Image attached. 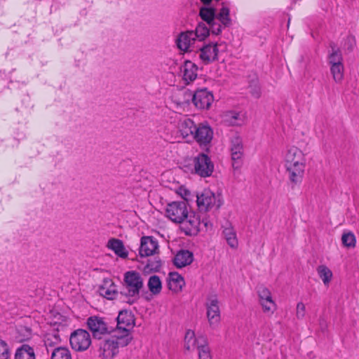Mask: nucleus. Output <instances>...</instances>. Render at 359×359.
I'll use <instances>...</instances> for the list:
<instances>
[{"mask_svg": "<svg viewBox=\"0 0 359 359\" xmlns=\"http://www.w3.org/2000/svg\"><path fill=\"white\" fill-rule=\"evenodd\" d=\"M193 259L192 252L182 250L175 255L173 262L177 268H182L191 264Z\"/></svg>", "mask_w": 359, "mask_h": 359, "instance_id": "25", "label": "nucleus"}, {"mask_svg": "<svg viewBox=\"0 0 359 359\" xmlns=\"http://www.w3.org/2000/svg\"><path fill=\"white\" fill-rule=\"evenodd\" d=\"M185 285L183 277L177 272H170L168 276V287L174 293L182 291Z\"/></svg>", "mask_w": 359, "mask_h": 359, "instance_id": "23", "label": "nucleus"}, {"mask_svg": "<svg viewBox=\"0 0 359 359\" xmlns=\"http://www.w3.org/2000/svg\"><path fill=\"white\" fill-rule=\"evenodd\" d=\"M180 228L186 235H196L199 231L201 222L198 217L193 212L189 211L184 219L180 222Z\"/></svg>", "mask_w": 359, "mask_h": 359, "instance_id": "12", "label": "nucleus"}, {"mask_svg": "<svg viewBox=\"0 0 359 359\" xmlns=\"http://www.w3.org/2000/svg\"><path fill=\"white\" fill-rule=\"evenodd\" d=\"M15 359H36L34 348L27 344H23L16 350Z\"/></svg>", "mask_w": 359, "mask_h": 359, "instance_id": "29", "label": "nucleus"}, {"mask_svg": "<svg viewBox=\"0 0 359 359\" xmlns=\"http://www.w3.org/2000/svg\"><path fill=\"white\" fill-rule=\"evenodd\" d=\"M355 45V39L353 36H348L346 40L345 46H347V48L351 50Z\"/></svg>", "mask_w": 359, "mask_h": 359, "instance_id": "42", "label": "nucleus"}, {"mask_svg": "<svg viewBox=\"0 0 359 359\" xmlns=\"http://www.w3.org/2000/svg\"><path fill=\"white\" fill-rule=\"evenodd\" d=\"M204 225L207 227V226H208V223H207V222H205V223H204Z\"/></svg>", "mask_w": 359, "mask_h": 359, "instance_id": "44", "label": "nucleus"}, {"mask_svg": "<svg viewBox=\"0 0 359 359\" xmlns=\"http://www.w3.org/2000/svg\"><path fill=\"white\" fill-rule=\"evenodd\" d=\"M128 336H120L114 332L107 338L100 341L98 355L102 359H113L119 353L120 348L130 343Z\"/></svg>", "mask_w": 359, "mask_h": 359, "instance_id": "1", "label": "nucleus"}, {"mask_svg": "<svg viewBox=\"0 0 359 359\" xmlns=\"http://www.w3.org/2000/svg\"><path fill=\"white\" fill-rule=\"evenodd\" d=\"M257 294L263 312L273 314L276 309V304L272 298L271 291L267 287L261 286L257 289Z\"/></svg>", "mask_w": 359, "mask_h": 359, "instance_id": "11", "label": "nucleus"}, {"mask_svg": "<svg viewBox=\"0 0 359 359\" xmlns=\"http://www.w3.org/2000/svg\"><path fill=\"white\" fill-rule=\"evenodd\" d=\"M208 26L209 27H207V25L203 22H200L197 25L195 30H192L194 32V36L196 37L199 43H203V41L210 35V32L212 34L210 25H208Z\"/></svg>", "mask_w": 359, "mask_h": 359, "instance_id": "27", "label": "nucleus"}, {"mask_svg": "<svg viewBox=\"0 0 359 359\" xmlns=\"http://www.w3.org/2000/svg\"><path fill=\"white\" fill-rule=\"evenodd\" d=\"M230 151L233 168L234 169L240 168L242 165V158L243 156V142L240 137L235 136L231 138Z\"/></svg>", "mask_w": 359, "mask_h": 359, "instance_id": "13", "label": "nucleus"}, {"mask_svg": "<svg viewBox=\"0 0 359 359\" xmlns=\"http://www.w3.org/2000/svg\"><path fill=\"white\" fill-rule=\"evenodd\" d=\"M51 359H72V354L66 347L53 348L51 351Z\"/></svg>", "mask_w": 359, "mask_h": 359, "instance_id": "31", "label": "nucleus"}, {"mask_svg": "<svg viewBox=\"0 0 359 359\" xmlns=\"http://www.w3.org/2000/svg\"><path fill=\"white\" fill-rule=\"evenodd\" d=\"M189 212L186 202L175 201L168 204L165 208V216L172 222L179 224Z\"/></svg>", "mask_w": 359, "mask_h": 359, "instance_id": "5", "label": "nucleus"}, {"mask_svg": "<svg viewBox=\"0 0 359 359\" xmlns=\"http://www.w3.org/2000/svg\"><path fill=\"white\" fill-rule=\"evenodd\" d=\"M144 283L141 275L135 271H127L124 274L123 290L121 293L129 298L128 302L133 303L140 297V292Z\"/></svg>", "mask_w": 359, "mask_h": 359, "instance_id": "2", "label": "nucleus"}, {"mask_svg": "<svg viewBox=\"0 0 359 359\" xmlns=\"http://www.w3.org/2000/svg\"><path fill=\"white\" fill-rule=\"evenodd\" d=\"M316 271L324 285L328 287L333 278L332 271L325 264L319 265L316 268Z\"/></svg>", "mask_w": 359, "mask_h": 359, "instance_id": "28", "label": "nucleus"}, {"mask_svg": "<svg viewBox=\"0 0 359 359\" xmlns=\"http://www.w3.org/2000/svg\"><path fill=\"white\" fill-rule=\"evenodd\" d=\"M222 235L231 248L233 250L238 248V241L236 232L230 223L226 222V226H223Z\"/></svg>", "mask_w": 359, "mask_h": 359, "instance_id": "22", "label": "nucleus"}, {"mask_svg": "<svg viewBox=\"0 0 359 359\" xmlns=\"http://www.w3.org/2000/svg\"><path fill=\"white\" fill-rule=\"evenodd\" d=\"M331 73L332 74L333 79L336 82H339L343 79L344 76V66L342 64L332 65L331 66Z\"/></svg>", "mask_w": 359, "mask_h": 359, "instance_id": "38", "label": "nucleus"}, {"mask_svg": "<svg viewBox=\"0 0 359 359\" xmlns=\"http://www.w3.org/2000/svg\"><path fill=\"white\" fill-rule=\"evenodd\" d=\"M176 44L177 48L183 52H196L199 48V42L194 36L193 31H186L181 32L177 39Z\"/></svg>", "mask_w": 359, "mask_h": 359, "instance_id": "8", "label": "nucleus"}, {"mask_svg": "<svg viewBox=\"0 0 359 359\" xmlns=\"http://www.w3.org/2000/svg\"><path fill=\"white\" fill-rule=\"evenodd\" d=\"M196 124L189 118L184 117L177 123V137L182 139L192 138Z\"/></svg>", "mask_w": 359, "mask_h": 359, "instance_id": "18", "label": "nucleus"}, {"mask_svg": "<svg viewBox=\"0 0 359 359\" xmlns=\"http://www.w3.org/2000/svg\"><path fill=\"white\" fill-rule=\"evenodd\" d=\"M117 325L113 332L120 336H128L130 340L132 341L133 335L130 332L134 325L133 316L127 311H121L117 317Z\"/></svg>", "mask_w": 359, "mask_h": 359, "instance_id": "6", "label": "nucleus"}, {"mask_svg": "<svg viewBox=\"0 0 359 359\" xmlns=\"http://www.w3.org/2000/svg\"><path fill=\"white\" fill-rule=\"evenodd\" d=\"M21 331H25L27 332V337L26 338H18V340L20 341H25L27 339L29 338L30 336H31V332H30V330H28V329H22Z\"/></svg>", "mask_w": 359, "mask_h": 359, "instance_id": "43", "label": "nucleus"}, {"mask_svg": "<svg viewBox=\"0 0 359 359\" xmlns=\"http://www.w3.org/2000/svg\"><path fill=\"white\" fill-rule=\"evenodd\" d=\"M207 318L210 326L217 325L220 321L219 302L215 297L208 299L205 303Z\"/></svg>", "mask_w": 359, "mask_h": 359, "instance_id": "16", "label": "nucleus"}, {"mask_svg": "<svg viewBox=\"0 0 359 359\" xmlns=\"http://www.w3.org/2000/svg\"><path fill=\"white\" fill-rule=\"evenodd\" d=\"M341 241L344 246L347 248H354L356 243V238L355 235L349 231L343 233Z\"/></svg>", "mask_w": 359, "mask_h": 359, "instance_id": "36", "label": "nucleus"}, {"mask_svg": "<svg viewBox=\"0 0 359 359\" xmlns=\"http://www.w3.org/2000/svg\"><path fill=\"white\" fill-rule=\"evenodd\" d=\"M158 248V242L149 236L141 238L139 253L141 257H149L154 255Z\"/></svg>", "mask_w": 359, "mask_h": 359, "instance_id": "19", "label": "nucleus"}, {"mask_svg": "<svg viewBox=\"0 0 359 359\" xmlns=\"http://www.w3.org/2000/svg\"><path fill=\"white\" fill-rule=\"evenodd\" d=\"M107 248L112 250L118 257L126 258L128 252L126 250L122 241L118 238H111L107 243Z\"/></svg>", "mask_w": 359, "mask_h": 359, "instance_id": "24", "label": "nucleus"}, {"mask_svg": "<svg viewBox=\"0 0 359 359\" xmlns=\"http://www.w3.org/2000/svg\"><path fill=\"white\" fill-rule=\"evenodd\" d=\"M9 357V348L7 343L0 339V359H8Z\"/></svg>", "mask_w": 359, "mask_h": 359, "instance_id": "40", "label": "nucleus"}, {"mask_svg": "<svg viewBox=\"0 0 359 359\" xmlns=\"http://www.w3.org/2000/svg\"><path fill=\"white\" fill-rule=\"evenodd\" d=\"M87 325L95 339H101L103 335L109 332L107 323L102 318L98 316L88 318Z\"/></svg>", "mask_w": 359, "mask_h": 359, "instance_id": "14", "label": "nucleus"}, {"mask_svg": "<svg viewBox=\"0 0 359 359\" xmlns=\"http://www.w3.org/2000/svg\"><path fill=\"white\" fill-rule=\"evenodd\" d=\"M305 167L306 163L285 166L289 180L293 185L299 184L302 182Z\"/></svg>", "mask_w": 359, "mask_h": 359, "instance_id": "20", "label": "nucleus"}, {"mask_svg": "<svg viewBox=\"0 0 359 359\" xmlns=\"http://www.w3.org/2000/svg\"><path fill=\"white\" fill-rule=\"evenodd\" d=\"M220 47L225 48V45L222 43H210L205 44L204 43H200L199 48L196 53H198L200 60L204 64H209L217 60V55L221 50Z\"/></svg>", "mask_w": 359, "mask_h": 359, "instance_id": "4", "label": "nucleus"}, {"mask_svg": "<svg viewBox=\"0 0 359 359\" xmlns=\"http://www.w3.org/2000/svg\"><path fill=\"white\" fill-rule=\"evenodd\" d=\"M306 315V306L303 302H298L296 308V316L298 319H303Z\"/></svg>", "mask_w": 359, "mask_h": 359, "instance_id": "41", "label": "nucleus"}, {"mask_svg": "<svg viewBox=\"0 0 359 359\" xmlns=\"http://www.w3.org/2000/svg\"><path fill=\"white\" fill-rule=\"evenodd\" d=\"M213 137V130L208 123H199L198 126L196 125L194 132L192 138L201 147L208 146Z\"/></svg>", "mask_w": 359, "mask_h": 359, "instance_id": "10", "label": "nucleus"}, {"mask_svg": "<svg viewBox=\"0 0 359 359\" xmlns=\"http://www.w3.org/2000/svg\"><path fill=\"white\" fill-rule=\"evenodd\" d=\"M100 293L108 299H114L116 295L115 286L112 283L110 284V287L109 288L106 286L100 287Z\"/></svg>", "mask_w": 359, "mask_h": 359, "instance_id": "37", "label": "nucleus"}, {"mask_svg": "<svg viewBox=\"0 0 359 359\" xmlns=\"http://www.w3.org/2000/svg\"><path fill=\"white\" fill-rule=\"evenodd\" d=\"M70 345L76 351H84L91 344L90 334L85 330L78 329L74 331L69 337Z\"/></svg>", "mask_w": 359, "mask_h": 359, "instance_id": "7", "label": "nucleus"}, {"mask_svg": "<svg viewBox=\"0 0 359 359\" xmlns=\"http://www.w3.org/2000/svg\"><path fill=\"white\" fill-rule=\"evenodd\" d=\"M182 78L187 84L194 81L197 77L198 67L191 61L187 60L181 67Z\"/></svg>", "mask_w": 359, "mask_h": 359, "instance_id": "21", "label": "nucleus"}, {"mask_svg": "<svg viewBox=\"0 0 359 359\" xmlns=\"http://www.w3.org/2000/svg\"><path fill=\"white\" fill-rule=\"evenodd\" d=\"M214 100L213 95L206 88L197 90L192 98L194 105L200 109H208Z\"/></svg>", "mask_w": 359, "mask_h": 359, "instance_id": "15", "label": "nucleus"}, {"mask_svg": "<svg viewBox=\"0 0 359 359\" xmlns=\"http://www.w3.org/2000/svg\"><path fill=\"white\" fill-rule=\"evenodd\" d=\"M197 205L203 211L218 209L222 205V196L210 189H205L197 195Z\"/></svg>", "mask_w": 359, "mask_h": 359, "instance_id": "3", "label": "nucleus"}, {"mask_svg": "<svg viewBox=\"0 0 359 359\" xmlns=\"http://www.w3.org/2000/svg\"><path fill=\"white\" fill-rule=\"evenodd\" d=\"M201 340L202 344L198 345L197 348L198 359H212L210 349L208 346L207 339H202Z\"/></svg>", "mask_w": 359, "mask_h": 359, "instance_id": "32", "label": "nucleus"}, {"mask_svg": "<svg viewBox=\"0 0 359 359\" xmlns=\"http://www.w3.org/2000/svg\"><path fill=\"white\" fill-rule=\"evenodd\" d=\"M161 266L159 259L148 260L147 264L144 266L142 271L144 273H149L153 271H158Z\"/></svg>", "mask_w": 359, "mask_h": 359, "instance_id": "35", "label": "nucleus"}, {"mask_svg": "<svg viewBox=\"0 0 359 359\" xmlns=\"http://www.w3.org/2000/svg\"><path fill=\"white\" fill-rule=\"evenodd\" d=\"M60 341V335L57 332H52L46 334L44 343L47 348V351H49V348H53L55 345L58 344Z\"/></svg>", "mask_w": 359, "mask_h": 359, "instance_id": "33", "label": "nucleus"}, {"mask_svg": "<svg viewBox=\"0 0 359 359\" xmlns=\"http://www.w3.org/2000/svg\"><path fill=\"white\" fill-rule=\"evenodd\" d=\"M241 114L238 112L229 111H226L223 116V120L229 125H238L241 120Z\"/></svg>", "mask_w": 359, "mask_h": 359, "instance_id": "34", "label": "nucleus"}, {"mask_svg": "<svg viewBox=\"0 0 359 359\" xmlns=\"http://www.w3.org/2000/svg\"><path fill=\"white\" fill-rule=\"evenodd\" d=\"M285 166L306 163V158L303 151L297 147L287 148L284 155Z\"/></svg>", "mask_w": 359, "mask_h": 359, "instance_id": "17", "label": "nucleus"}, {"mask_svg": "<svg viewBox=\"0 0 359 359\" xmlns=\"http://www.w3.org/2000/svg\"><path fill=\"white\" fill-rule=\"evenodd\" d=\"M202 339H206L204 337H196L194 331L189 330L187 331L184 337V348L188 351L197 349L198 345L202 344Z\"/></svg>", "mask_w": 359, "mask_h": 359, "instance_id": "26", "label": "nucleus"}, {"mask_svg": "<svg viewBox=\"0 0 359 359\" xmlns=\"http://www.w3.org/2000/svg\"><path fill=\"white\" fill-rule=\"evenodd\" d=\"M147 287L151 295H158L162 290V282L160 278L156 275L150 276L147 283Z\"/></svg>", "mask_w": 359, "mask_h": 359, "instance_id": "30", "label": "nucleus"}, {"mask_svg": "<svg viewBox=\"0 0 359 359\" xmlns=\"http://www.w3.org/2000/svg\"><path fill=\"white\" fill-rule=\"evenodd\" d=\"M195 173L202 177H207L212 175L214 170V164L210 158L205 154H200L194 159Z\"/></svg>", "mask_w": 359, "mask_h": 359, "instance_id": "9", "label": "nucleus"}, {"mask_svg": "<svg viewBox=\"0 0 359 359\" xmlns=\"http://www.w3.org/2000/svg\"><path fill=\"white\" fill-rule=\"evenodd\" d=\"M342 61V57L340 51L339 50H335L332 48V52L330 54L329 56V63L332 65H340Z\"/></svg>", "mask_w": 359, "mask_h": 359, "instance_id": "39", "label": "nucleus"}]
</instances>
